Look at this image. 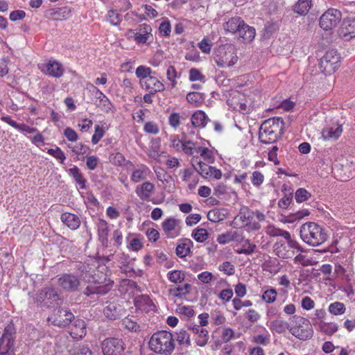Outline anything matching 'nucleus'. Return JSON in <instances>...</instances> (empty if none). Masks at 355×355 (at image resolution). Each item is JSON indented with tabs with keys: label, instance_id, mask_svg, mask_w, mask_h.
Masks as SVG:
<instances>
[{
	"label": "nucleus",
	"instance_id": "8fccbe9b",
	"mask_svg": "<svg viewBox=\"0 0 355 355\" xmlns=\"http://www.w3.org/2000/svg\"><path fill=\"white\" fill-rule=\"evenodd\" d=\"M199 153L200 155L208 163H213L214 161V157L212 151L207 147L200 146L198 148V150L196 152Z\"/></svg>",
	"mask_w": 355,
	"mask_h": 355
},
{
	"label": "nucleus",
	"instance_id": "f03ea898",
	"mask_svg": "<svg viewBox=\"0 0 355 355\" xmlns=\"http://www.w3.org/2000/svg\"><path fill=\"white\" fill-rule=\"evenodd\" d=\"M284 123L282 118L273 117L265 120L260 126L259 139L261 143L272 144L284 132Z\"/></svg>",
	"mask_w": 355,
	"mask_h": 355
},
{
	"label": "nucleus",
	"instance_id": "052dcab7",
	"mask_svg": "<svg viewBox=\"0 0 355 355\" xmlns=\"http://www.w3.org/2000/svg\"><path fill=\"white\" fill-rule=\"evenodd\" d=\"M123 324L125 329L130 331L137 332L140 330V326L136 322L129 318H125L123 322Z\"/></svg>",
	"mask_w": 355,
	"mask_h": 355
},
{
	"label": "nucleus",
	"instance_id": "c756f323",
	"mask_svg": "<svg viewBox=\"0 0 355 355\" xmlns=\"http://www.w3.org/2000/svg\"><path fill=\"white\" fill-rule=\"evenodd\" d=\"M207 120L208 118L206 114L201 110L196 111L193 113L191 119L192 125L199 128L205 127Z\"/></svg>",
	"mask_w": 355,
	"mask_h": 355
},
{
	"label": "nucleus",
	"instance_id": "de8ad7c7",
	"mask_svg": "<svg viewBox=\"0 0 355 355\" xmlns=\"http://www.w3.org/2000/svg\"><path fill=\"white\" fill-rule=\"evenodd\" d=\"M277 296V292L276 289L273 288H268L262 294V300L266 303H273Z\"/></svg>",
	"mask_w": 355,
	"mask_h": 355
},
{
	"label": "nucleus",
	"instance_id": "c9c22d12",
	"mask_svg": "<svg viewBox=\"0 0 355 355\" xmlns=\"http://www.w3.org/2000/svg\"><path fill=\"white\" fill-rule=\"evenodd\" d=\"M108 289L105 286L89 285L86 287L83 293L85 295L91 296L94 294L103 295L107 292Z\"/></svg>",
	"mask_w": 355,
	"mask_h": 355
},
{
	"label": "nucleus",
	"instance_id": "e2e57ef3",
	"mask_svg": "<svg viewBox=\"0 0 355 355\" xmlns=\"http://www.w3.org/2000/svg\"><path fill=\"white\" fill-rule=\"evenodd\" d=\"M127 247L132 251L137 252L144 247V245L141 239L138 238H133L130 241Z\"/></svg>",
	"mask_w": 355,
	"mask_h": 355
},
{
	"label": "nucleus",
	"instance_id": "4d7b16f0",
	"mask_svg": "<svg viewBox=\"0 0 355 355\" xmlns=\"http://www.w3.org/2000/svg\"><path fill=\"white\" fill-rule=\"evenodd\" d=\"M209 340L208 331L205 329L197 335L196 338V344L200 347H204L207 344Z\"/></svg>",
	"mask_w": 355,
	"mask_h": 355
},
{
	"label": "nucleus",
	"instance_id": "423d86ee",
	"mask_svg": "<svg viewBox=\"0 0 355 355\" xmlns=\"http://www.w3.org/2000/svg\"><path fill=\"white\" fill-rule=\"evenodd\" d=\"M293 322L289 331L294 336L302 340L310 339L312 337L313 331L308 319L295 315L293 318Z\"/></svg>",
	"mask_w": 355,
	"mask_h": 355
},
{
	"label": "nucleus",
	"instance_id": "680f3d73",
	"mask_svg": "<svg viewBox=\"0 0 355 355\" xmlns=\"http://www.w3.org/2000/svg\"><path fill=\"white\" fill-rule=\"evenodd\" d=\"M109 159L110 161L116 166L123 165L125 160L124 156L120 153L110 155Z\"/></svg>",
	"mask_w": 355,
	"mask_h": 355
},
{
	"label": "nucleus",
	"instance_id": "c85d7f7f",
	"mask_svg": "<svg viewBox=\"0 0 355 355\" xmlns=\"http://www.w3.org/2000/svg\"><path fill=\"white\" fill-rule=\"evenodd\" d=\"M77 268L82 280L88 283L94 281V277L92 275L93 268L92 266L86 263H80Z\"/></svg>",
	"mask_w": 355,
	"mask_h": 355
},
{
	"label": "nucleus",
	"instance_id": "f257e3e1",
	"mask_svg": "<svg viewBox=\"0 0 355 355\" xmlns=\"http://www.w3.org/2000/svg\"><path fill=\"white\" fill-rule=\"evenodd\" d=\"M301 239L307 245L318 247L324 243L328 235L324 228L314 222H306L300 229Z\"/></svg>",
	"mask_w": 355,
	"mask_h": 355
},
{
	"label": "nucleus",
	"instance_id": "9b49d317",
	"mask_svg": "<svg viewBox=\"0 0 355 355\" xmlns=\"http://www.w3.org/2000/svg\"><path fill=\"white\" fill-rule=\"evenodd\" d=\"M73 316L68 308H59L52 315L48 317L47 320L55 326L65 327L69 325Z\"/></svg>",
	"mask_w": 355,
	"mask_h": 355
},
{
	"label": "nucleus",
	"instance_id": "6e6552de",
	"mask_svg": "<svg viewBox=\"0 0 355 355\" xmlns=\"http://www.w3.org/2000/svg\"><path fill=\"white\" fill-rule=\"evenodd\" d=\"M15 335L14 324H8L0 338V355H13Z\"/></svg>",
	"mask_w": 355,
	"mask_h": 355
},
{
	"label": "nucleus",
	"instance_id": "a18cd8bd",
	"mask_svg": "<svg viewBox=\"0 0 355 355\" xmlns=\"http://www.w3.org/2000/svg\"><path fill=\"white\" fill-rule=\"evenodd\" d=\"M328 310L331 314L334 315H339L345 312L346 308L343 303L335 302L329 304Z\"/></svg>",
	"mask_w": 355,
	"mask_h": 355
},
{
	"label": "nucleus",
	"instance_id": "13d9d810",
	"mask_svg": "<svg viewBox=\"0 0 355 355\" xmlns=\"http://www.w3.org/2000/svg\"><path fill=\"white\" fill-rule=\"evenodd\" d=\"M47 153L57 159H59L62 164L64 163V161L66 159L64 152L58 147H56L55 148H49L48 149Z\"/></svg>",
	"mask_w": 355,
	"mask_h": 355
},
{
	"label": "nucleus",
	"instance_id": "b1692460",
	"mask_svg": "<svg viewBox=\"0 0 355 355\" xmlns=\"http://www.w3.org/2000/svg\"><path fill=\"white\" fill-rule=\"evenodd\" d=\"M273 248L275 254L280 258L288 259L294 255L293 250H290L287 243L283 241H277Z\"/></svg>",
	"mask_w": 355,
	"mask_h": 355
},
{
	"label": "nucleus",
	"instance_id": "774afa93",
	"mask_svg": "<svg viewBox=\"0 0 355 355\" xmlns=\"http://www.w3.org/2000/svg\"><path fill=\"white\" fill-rule=\"evenodd\" d=\"M72 151L76 155H87L89 153V148L82 144H78L71 147Z\"/></svg>",
	"mask_w": 355,
	"mask_h": 355
},
{
	"label": "nucleus",
	"instance_id": "7ed1b4c3",
	"mask_svg": "<svg viewBox=\"0 0 355 355\" xmlns=\"http://www.w3.org/2000/svg\"><path fill=\"white\" fill-rule=\"evenodd\" d=\"M148 344L153 352L161 355L172 354L175 346L173 334L167 331L155 332Z\"/></svg>",
	"mask_w": 355,
	"mask_h": 355
},
{
	"label": "nucleus",
	"instance_id": "f8f14e48",
	"mask_svg": "<svg viewBox=\"0 0 355 355\" xmlns=\"http://www.w3.org/2000/svg\"><path fill=\"white\" fill-rule=\"evenodd\" d=\"M62 299L55 288L45 287L38 291L36 295V302L41 305L49 306L53 302L61 304Z\"/></svg>",
	"mask_w": 355,
	"mask_h": 355
},
{
	"label": "nucleus",
	"instance_id": "5701e85b",
	"mask_svg": "<svg viewBox=\"0 0 355 355\" xmlns=\"http://www.w3.org/2000/svg\"><path fill=\"white\" fill-rule=\"evenodd\" d=\"M155 191V184L146 181L141 184L138 185L135 189V193L137 196L144 201L149 200Z\"/></svg>",
	"mask_w": 355,
	"mask_h": 355
},
{
	"label": "nucleus",
	"instance_id": "f704fd0d",
	"mask_svg": "<svg viewBox=\"0 0 355 355\" xmlns=\"http://www.w3.org/2000/svg\"><path fill=\"white\" fill-rule=\"evenodd\" d=\"M191 245L192 241L190 239H187L184 242L179 243L176 247V254L180 258L187 257L190 252Z\"/></svg>",
	"mask_w": 355,
	"mask_h": 355
},
{
	"label": "nucleus",
	"instance_id": "f3484780",
	"mask_svg": "<svg viewBox=\"0 0 355 355\" xmlns=\"http://www.w3.org/2000/svg\"><path fill=\"white\" fill-rule=\"evenodd\" d=\"M128 164L132 167L130 178L134 183L146 180L151 173L150 168L146 165L139 164L135 166L130 162H128Z\"/></svg>",
	"mask_w": 355,
	"mask_h": 355
},
{
	"label": "nucleus",
	"instance_id": "bf43d9fd",
	"mask_svg": "<svg viewBox=\"0 0 355 355\" xmlns=\"http://www.w3.org/2000/svg\"><path fill=\"white\" fill-rule=\"evenodd\" d=\"M176 311L181 314L184 315L187 317H192L194 314V311L190 306H184V305H178L176 309Z\"/></svg>",
	"mask_w": 355,
	"mask_h": 355
},
{
	"label": "nucleus",
	"instance_id": "7c9ffc66",
	"mask_svg": "<svg viewBox=\"0 0 355 355\" xmlns=\"http://www.w3.org/2000/svg\"><path fill=\"white\" fill-rule=\"evenodd\" d=\"M119 306L114 302L109 303L103 309L104 315L110 320H116L119 317Z\"/></svg>",
	"mask_w": 355,
	"mask_h": 355
},
{
	"label": "nucleus",
	"instance_id": "0e129e2a",
	"mask_svg": "<svg viewBox=\"0 0 355 355\" xmlns=\"http://www.w3.org/2000/svg\"><path fill=\"white\" fill-rule=\"evenodd\" d=\"M264 180L263 175L259 171H254L251 177V182L254 186H260Z\"/></svg>",
	"mask_w": 355,
	"mask_h": 355
},
{
	"label": "nucleus",
	"instance_id": "a878e982",
	"mask_svg": "<svg viewBox=\"0 0 355 355\" xmlns=\"http://www.w3.org/2000/svg\"><path fill=\"white\" fill-rule=\"evenodd\" d=\"M1 119L5 123L13 127L14 128L21 132H24L28 134H33L37 132V128L30 127L25 123H17L16 121L12 120L11 117L9 116H2Z\"/></svg>",
	"mask_w": 355,
	"mask_h": 355
},
{
	"label": "nucleus",
	"instance_id": "a211bd4d",
	"mask_svg": "<svg viewBox=\"0 0 355 355\" xmlns=\"http://www.w3.org/2000/svg\"><path fill=\"white\" fill-rule=\"evenodd\" d=\"M191 287L188 283L182 286H171L168 291V296L174 302H176L177 300H187V295L190 293Z\"/></svg>",
	"mask_w": 355,
	"mask_h": 355
},
{
	"label": "nucleus",
	"instance_id": "338daca9",
	"mask_svg": "<svg viewBox=\"0 0 355 355\" xmlns=\"http://www.w3.org/2000/svg\"><path fill=\"white\" fill-rule=\"evenodd\" d=\"M166 76L168 80L171 82V86L175 87L176 86L177 82L175 78H177V72L174 67L169 66L166 71Z\"/></svg>",
	"mask_w": 355,
	"mask_h": 355
},
{
	"label": "nucleus",
	"instance_id": "6e6d98bb",
	"mask_svg": "<svg viewBox=\"0 0 355 355\" xmlns=\"http://www.w3.org/2000/svg\"><path fill=\"white\" fill-rule=\"evenodd\" d=\"M224 214L218 209H212L207 214V218L214 223L221 221L224 219Z\"/></svg>",
	"mask_w": 355,
	"mask_h": 355
},
{
	"label": "nucleus",
	"instance_id": "39448f33",
	"mask_svg": "<svg viewBox=\"0 0 355 355\" xmlns=\"http://www.w3.org/2000/svg\"><path fill=\"white\" fill-rule=\"evenodd\" d=\"M214 59L219 67L225 68L233 66L238 60L235 47L231 44L220 46Z\"/></svg>",
	"mask_w": 355,
	"mask_h": 355
},
{
	"label": "nucleus",
	"instance_id": "ddd939ff",
	"mask_svg": "<svg viewBox=\"0 0 355 355\" xmlns=\"http://www.w3.org/2000/svg\"><path fill=\"white\" fill-rule=\"evenodd\" d=\"M192 160L193 162H194L195 158H193ZM192 165L198 173L203 178H214L219 180L222 177V173L219 169H217L216 167L211 166L202 161H198L196 164L193 163Z\"/></svg>",
	"mask_w": 355,
	"mask_h": 355
},
{
	"label": "nucleus",
	"instance_id": "4468645a",
	"mask_svg": "<svg viewBox=\"0 0 355 355\" xmlns=\"http://www.w3.org/2000/svg\"><path fill=\"white\" fill-rule=\"evenodd\" d=\"M163 232L168 239H175L180 234L181 221L173 217L166 218L162 223Z\"/></svg>",
	"mask_w": 355,
	"mask_h": 355
},
{
	"label": "nucleus",
	"instance_id": "49530a36",
	"mask_svg": "<svg viewBox=\"0 0 355 355\" xmlns=\"http://www.w3.org/2000/svg\"><path fill=\"white\" fill-rule=\"evenodd\" d=\"M175 340L180 345H191L190 336L185 330H180L176 333Z\"/></svg>",
	"mask_w": 355,
	"mask_h": 355
},
{
	"label": "nucleus",
	"instance_id": "72a5a7b5",
	"mask_svg": "<svg viewBox=\"0 0 355 355\" xmlns=\"http://www.w3.org/2000/svg\"><path fill=\"white\" fill-rule=\"evenodd\" d=\"M319 329L323 334L331 336L338 329V325L336 322H326L321 321L319 323Z\"/></svg>",
	"mask_w": 355,
	"mask_h": 355
},
{
	"label": "nucleus",
	"instance_id": "bb28decb",
	"mask_svg": "<svg viewBox=\"0 0 355 355\" xmlns=\"http://www.w3.org/2000/svg\"><path fill=\"white\" fill-rule=\"evenodd\" d=\"M60 219L69 228L72 230H77L80 225V220L78 216L69 212L63 213Z\"/></svg>",
	"mask_w": 355,
	"mask_h": 355
},
{
	"label": "nucleus",
	"instance_id": "1a4fd4ad",
	"mask_svg": "<svg viewBox=\"0 0 355 355\" xmlns=\"http://www.w3.org/2000/svg\"><path fill=\"white\" fill-rule=\"evenodd\" d=\"M342 19V13L335 8H329L320 18V26L324 31H330L338 26Z\"/></svg>",
	"mask_w": 355,
	"mask_h": 355
},
{
	"label": "nucleus",
	"instance_id": "412c9836",
	"mask_svg": "<svg viewBox=\"0 0 355 355\" xmlns=\"http://www.w3.org/2000/svg\"><path fill=\"white\" fill-rule=\"evenodd\" d=\"M338 34L345 40H349L355 37V19H345L339 29Z\"/></svg>",
	"mask_w": 355,
	"mask_h": 355
},
{
	"label": "nucleus",
	"instance_id": "ea45409f",
	"mask_svg": "<svg viewBox=\"0 0 355 355\" xmlns=\"http://www.w3.org/2000/svg\"><path fill=\"white\" fill-rule=\"evenodd\" d=\"M199 146L191 140H184L181 151L187 155H192L197 152Z\"/></svg>",
	"mask_w": 355,
	"mask_h": 355
},
{
	"label": "nucleus",
	"instance_id": "58836bf2",
	"mask_svg": "<svg viewBox=\"0 0 355 355\" xmlns=\"http://www.w3.org/2000/svg\"><path fill=\"white\" fill-rule=\"evenodd\" d=\"M270 328L272 331L279 334L285 332L289 329V324L283 320L277 319L271 322Z\"/></svg>",
	"mask_w": 355,
	"mask_h": 355
},
{
	"label": "nucleus",
	"instance_id": "9d476101",
	"mask_svg": "<svg viewBox=\"0 0 355 355\" xmlns=\"http://www.w3.org/2000/svg\"><path fill=\"white\" fill-rule=\"evenodd\" d=\"M125 349V345L123 340L117 338H105L101 343L103 355H122Z\"/></svg>",
	"mask_w": 355,
	"mask_h": 355
},
{
	"label": "nucleus",
	"instance_id": "603ef678",
	"mask_svg": "<svg viewBox=\"0 0 355 355\" xmlns=\"http://www.w3.org/2000/svg\"><path fill=\"white\" fill-rule=\"evenodd\" d=\"M193 238L199 243H202L208 238V232L204 228H196L192 232Z\"/></svg>",
	"mask_w": 355,
	"mask_h": 355
},
{
	"label": "nucleus",
	"instance_id": "473e14b6",
	"mask_svg": "<svg viewBox=\"0 0 355 355\" xmlns=\"http://www.w3.org/2000/svg\"><path fill=\"white\" fill-rule=\"evenodd\" d=\"M69 174L71 175L75 180L76 182L80 186L81 189H84L86 187V180L83 177V175L80 172V169L74 166L68 170Z\"/></svg>",
	"mask_w": 355,
	"mask_h": 355
},
{
	"label": "nucleus",
	"instance_id": "393cba45",
	"mask_svg": "<svg viewBox=\"0 0 355 355\" xmlns=\"http://www.w3.org/2000/svg\"><path fill=\"white\" fill-rule=\"evenodd\" d=\"M71 15V10L67 8H59L48 11V17L54 21H62L68 19Z\"/></svg>",
	"mask_w": 355,
	"mask_h": 355
},
{
	"label": "nucleus",
	"instance_id": "cd10ccee",
	"mask_svg": "<svg viewBox=\"0 0 355 355\" xmlns=\"http://www.w3.org/2000/svg\"><path fill=\"white\" fill-rule=\"evenodd\" d=\"M343 128L341 125L336 124L334 126L326 127L322 130V137L325 140H336L341 135Z\"/></svg>",
	"mask_w": 355,
	"mask_h": 355
},
{
	"label": "nucleus",
	"instance_id": "c03bdc74",
	"mask_svg": "<svg viewBox=\"0 0 355 355\" xmlns=\"http://www.w3.org/2000/svg\"><path fill=\"white\" fill-rule=\"evenodd\" d=\"M73 355H93L87 345L76 344L71 349Z\"/></svg>",
	"mask_w": 355,
	"mask_h": 355
},
{
	"label": "nucleus",
	"instance_id": "37998d69",
	"mask_svg": "<svg viewBox=\"0 0 355 355\" xmlns=\"http://www.w3.org/2000/svg\"><path fill=\"white\" fill-rule=\"evenodd\" d=\"M243 242L245 243L243 245V247L241 248L235 250V252L237 254H244L247 255L252 254L254 252L255 248L257 247L256 245L251 243L249 239H244V241Z\"/></svg>",
	"mask_w": 355,
	"mask_h": 355
},
{
	"label": "nucleus",
	"instance_id": "dca6fc26",
	"mask_svg": "<svg viewBox=\"0 0 355 355\" xmlns=\"http://www.w3.org/2000/svg\"><path fill=\"white\" fill-rule=\"evenodd\" d=\"M69 324V334L73 339L79 340L85 336L87 325L85 320L73 316Z\"/></svg>",
	"mask_w": 355,
	"mask_h": 355
},
{
	"label": "nucleus",
	"instance_id": "69168bd1",
	"mask_svg": "<svg viewBox=\"0 0 355 355\" xmlns=\"http://www.w3.org/2000/svg\"><path fill=\"white\" fill-rule=\"evenodd\" d=\"M219 270L227 275H232L234 273V266L230 261H225L219 266Z\"/></svg>",
	"mask_w": 355,
	"mask_h": 355
},
{
	"label": "nucleus",
	"instance_id": "2f4dec72",
	"mask_svg": "<svg viewBox=\"0 0 355 355\" xmlns=\"http://www.w3.org/2000/svg\"><path fill=\"white\" fill-rule=\"evenodd\" d=\"M311 6V0H298L294 6L293 10L300 15H305L309 11Z\"/></svg>",
	"mask_w": 355,
	"mask_h": 355
},
{
	"label": "nucleus",
	"instance_id": "6ab92c4d",
	"mask_svg": "<svg viewBox=\"0 0 355 355\" xmlns=\"http://www.w3.org/2000/svg\"><path fill=\"white\" fill-rule=\"evenodd\" d=\"M254 218V211L247 207L241 208L239 213L235 216L233 224L234 227L248 226Z\"/></svg>",
	"mask_w": 355,
	"mask_h": 355
},
{
	"label": "nucleus",
	"instance_id": "79ce46f5",
	"mask_svg": "<svg viewBox=\"0 0 355 355\" xmlns=\"http://www.w3.org/2000/svg\"><path fill=\"white\" fill-rule=\"evenodd\" d=\"M167 278L171 282L178 284L185 279V274L182 270H174L167 273Z\"/></svg>",
	"mask_w": 355,
	"mask_h": 355
},
{
	"label": "nucleus",
	"instance_id": "864d4df0",
	"mask_svg": "<svg viewBox=\"0 0 355 355\" xmlns=\"http://www.w3.org/2000/svg\"><path fill=\"white\" fill-rule=\"evenodd\" d=\"M107 20L113 26L119 25L121 21V16L114 10H110L107 14Z\"/></svg>",
	"mask_w": 355,
	"mask_h": 355
},
{
	"label": "nucleus",
	"instance_id": "3c124183",
	"mask_svg": "<svg viewBox=\"0 0 355 355\" xmlns=\"http://www.w3.org/2000/svg\"><path fill=\"white\" fill-rule=\"evenodd\" d=\"M96 105L105 113L110 112L113 109V105L107 96L100 99V101H96Z\"/></svg>",
	"mask_w": 355,
	"mask_h": 355
},
{
	"label": "nucleus",
	"instance_id": "20e7f679",
	"mask_svg": "<svg viewBox=\"0 0 355 355\" xmlns=\"http://www.w3.org/2000/svg\"><path fill=\"white\" fill-rule=\"evenodd\" d=\"M224 29L232 33H238L240 37L248 42H252L256 35L255 29L246 24L244 21L238 17L230 18L223 25Z\"/></svg>",
	"mask_w": 355,
	"mask_h": 355
},
{
	"label": "nucleus",
	"instance_id": "e433bc0d",
	"mask_svg": "<svg viewBox=\"0 0 355 355\" xmlns=\"http://www.w3.org/2000/svg\"><path fill=\"white\" fill-rule=\"evenodd\" d=\"M108 225L105 220H101L98 225V236L102 244L107 242Z\"/></svg>",
	"mask_w": 355,
	"mask_h": 355
},
{
	"label": "nucleus",
	"instance_id": "aec40b11",
	"mask_svg": "<svg viewBox=\"0 0 355 355\" xmlns=\"http://www.w3.org/2000/svg\"><path fill=\"white\" fill-rule=\"evenodd\" d=\"M41 70L44 73L56 78H60L64 73L62 64L55 60H49Z\"/></svg>",
	"mask_w": 355,
	"mask_h": 355
},
{
	"label": "nucleus",
	"instance_id": "5fc2aeb1",
	"mask_svg": "<svg viewBox=\"0 0 355 355\" xmlns=\"http://www.w3.org/2000/svg\"><path fill=\"white\" fill-rule=\"evenodd\" d=\"M295 200L297 202H303L311 198V193L305 189H298L295 194Z\"/></svg>",
	"mask_w": 355,
	"mask_h": 355
},
{
	"label": "nucleus",
	"instance_id": "4c0bfd02",
	"mask_svg": "<svg viewBox=\"0 0 355 355\" xmlns=\"http://www.w3.org/2000/svg\"><path fill=\"white\" fill-rule=\"evenodd\" d=\"M152 73V69L150 67L144 65L139 66L135 71L136 76L140 80V85H141V82L143 80H146L148 78Z\"/></svg>",
	"mask_w": 355,
	"mask_h": 355
},
{
	"label": "nucleus",
	"instance_id": "a19ab883",
	"mask_svg": "<svg viewBox=\"0 0 355 355\" xmlns=\"http://www.w3.org/2000/svg\"><path fill=\"white\" fill-rule=\"evenodd\" d=\"M266 234L270 236H282L283 238H288L289 232L288 231L277 228L274 225H268L266 228Z\"/></svg>",
	"mask_w": 355,
	"mask_h": 355
},
{
	"label": "nucleus",
	"instance_id": "09e8293b",
	"mask_svg": "<svg viewBox=\"0 0 355 355\" xmlns=\"http://www.w3.org/2000/svg\"><path fill=\"white\" fill-rule=\"evenodd\" d=\"M130 32L133 34L132 37L134 38V40L137 44H145L150 37V35L146 28H145V31H144L143 32H141V31L139 32H135L130 31Z\"/></svg>",
	"mask_w": 355,
	"mask_h": 355
},
{
	"label": "nucleus",
	"instance_id": "4be33fe9",
	"mask_svg": "<svg viewBox=\"0 0 355 355\" xmlns=\"http://www.w3.org/2000/svg\"><path fill=\"white\" fill-rule=\"evenodd\" d=\"M141 86L146 90L149 91L151 94L163 92L165 89L164 85L152 75L146 80H143Z\"/></svg>",
	"mask_w": 355,
	"mask_h": 355
},
{
	"label": "nucleus",
	"instance_id": "0eeeda50",
	"mask_svg": "<svg viewBox=\"0 0 355 355\" xmlns=\"http://www.w3.org/2000/svg\"><path fill=\"white\" fill-rule=\"evenodd\" d=\"M340 60L341 57L339 53L335 49H330L320 58V69L325 75H330L339 68Z\"/></svg>",
	"mask_w": 355,
	"mask_h": 355
},
{
	"label": "nucleus",
	"instance_id": "2eb2a0df",
	"mask_svg": "<svg viewBox=\"0 0 355 355\" xmlns=\"http://www.w3.org/2000/svg\"><path fill=\"white\" fill-rule=\"evenodd\" d=\"M58 284L67 292H74L78 290L80 286L79 279L72 274H64L58 279Z\"/></svg>",
	"mask_w": 355,
	"mask_h": 355
}]
</instances>
